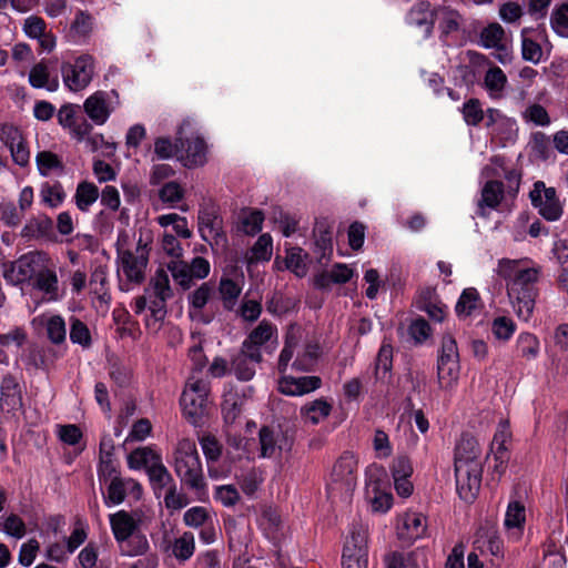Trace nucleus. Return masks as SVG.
Returning <instances> with one entry per match:
<instances>
[{
    "mask_svg": "<svg viewBox=\"0 0 568 568\" xmlns=\"http://www.w3.org/2000/svg\"><path fill=\"white\" fill-rule=\"evenodd\" d=\"M263 221L264 214L261 210H243L241 216L242 230L245 232V234L255 235L262 230Z\"/></svg>",
    "mask_w": 568,
    "mask_h": 568,
    "instance_id": "obj_34",
    "label": "nucleus"
},
{
    "mask_svg": "<svg viewBox=\"0 0 568 568\" xmlns=\"http://www.w3.org/2000/svg\"><path fill=\"white\" fill-rule=\"evenodd\" d=\"M504 197V183L497 180L487 181L481 190L479 207L496 209Z\"/></svg>",
    "mask_w": 568,
    "mask_h": 568,
    "instance_id": "obj_20",
    "label": "nucleus"
},
{
    "mask_svg": "<svg viewBox=\"0 0 568 568\" xmlns=\"http://www.w3.org/2000/svg\"><path fill=\"white\" fill-rule=\"evenodd\" d=\"M118 256L122 271L128 281L141 284L145 280L144 271L149 262L148 253L141 252L139 255L133 254L130 250H119Z\"/></svg>",
    "mask_w": 568,
    "mask_h": 568,
    "instance_id": "obj_7",
    "label": "nucleus"
},
{
    "mask_svg": "<svg viewBox=\"0 0 568 568\" xmlns=\"http://www.w3.org/2000/svg\"><path fill=\"white\" fill-rule=\"evenodd\" d=\"M539 271L535 267L517 271L514 278L507 284V287H511V291H518V288H536L534 284L538 280Z\"/></svg>",
    "mask_w": 568,
    "mask_h": 568,
    "instance_id": "obj_29",
    "label": "nucleus"
},
{
    "mask_svg": "<svg viewBox=\"0 0 568 568\" xmlns=\"http://www.w3.org/2000/svg\"><path fill=\"white\" fill-rule=\"evenodd\" d=\"M166 266L174 281H176L183 290L191 287L193 278L187 263L180 258H174L169 262Z\"/></svg>",
    "mask_w": 568,
    "mask_h": 568,
    "instance_id": "obj_24",
    "label": "nucleus"
},
{
    "mask_svg": "<svg viewBox=\"0 0 568 568\" xmlns=\"http://www.w3.org/2000/svg\"><path fill=\"white\" fill-rule=\"evenodd\" d=\"M180 402L185 417L194 425L200 424L206 414L207 397L193 392H183Z\"/></svg>",
    "mask_w": 568,
    "mask_h": 568,
    "instance_id": "obj_12",
    "label": "nucleus"
},
{
    "mask_svg": "<svg viewBox=\"0 0 568 568\" xmlns=\"http://www.w3.org/2000/svg\"><path fill=\"white\" fill-rule=\"evenodd\" d=\"M321 347L316 343H308L302 355L293 362V368L300 372H311L320 356Z\"/></svg>",
    "mask_w": 568,
    "mask_h": 568,
    "instance_id": "obj_25",
    "label": "nucleus"
},
{
    "mask_svg": "<svg viewBox=\"0 0 568 568\" xmlns=\"http://www.w3.org/2000/svg\"><path fill=\"white\" fill-rule=\"evenodd\" d=\"M479 294L474 287H469L463 291L457 304L456 313L462 316H468L477 307Z\"/></svg>",
    "mask_w": 568,
    "mask_h": 568,
    "instance_id": "obj_36",
    "label": "nucleus"
},
{
    "mask_svg": "<svg viewBox=\"0 0 568 568\" xmlns=\"http://www.w3.org/2000/svg\"><path fill=\"white\" fill-rule=\"evenodd\" d=\"M480 452L477 439L468 433L462 435L455 448L456 489L466 503H473L480 488Z\"/></svg>",
    "mask_w": 568,
    "mask_h": 568,
    "instance_id": "obj_1",
    "label": "nucleus"
},
{
    "mask_svg": "<svg viewBox=\"0 0 568 568\" xmlns=\"http://www.w3.org/2000/svg\"><path fill=\"white\" fill-rule=\"evenodd\" d=\"M40 254L28 253L13 262L3 264V277L12 284L19 285L32 278L39 266Z\"/></svg>",
    "mask_w": 568,
    "mask_h": 568,
    "instance_id": "obj_4",
    "label": "nucleus"
},
{
    "mask_svg": "<svg viewBox=\"0 0 568 568\" xmlns=\"http://www.w3.org/2000/svg\"><path fill=\"white\" fill-rule=\"evenodd\" d=\"M552 29L560 36H568V4L562 3L550 18Z\"/></svg>",
    "mask_w": 568,
    "mask_h": 568,
    "instance_id": "obj_48",
    "label": "nucleus"
},
{
    "mask_svg": "<svg viewBox=\"0 0 568 568\" xmlns=\"http://www.w3.org/2000/svg\"><path fill=\"white\" fill-rule=\"evenodd\" d=\"M508 296L511 300L517 316L524 321H528L535 307L536 288H518L513 292L511 287H507Z\"/></svg>",
    "mask_w": 568,
    "mask_h": 568,
    "instance_id": "obj_13",
    "label": "nucleus"
},
{
    "mask_svg": "<svg viewBox=\"0 0 568 568\" xmlns=\"http://www.w3.org/2000/svg\"><path fill=\"white\" fill-rule=\"evenodd\" d=\"M254 363L236 354L231 362L230 372L240 381H251L255 374Z\"/></svg>",
    "mask_w": 568,
    "mask_h": 568,
    "instance_id": "obj_35",
    "label": "nucleus"
},
{
    "mask_svg": "<svg viewBox=\"0 0 568 568\" xmlns=\"http://www.w3.org/2000/svg\"><path fill=\"white\" fill-rule=\"evenodd\" d=\"M158 456L159 454H156L152 448L140 447L134 449L128 456V464L130 468L139 469L144 467L146 469Z\"/></svg>",
    "mask_w": 568,
    "mask_h": 568,
    "instance_id": "obj_31",
    "label": "nucleus"
},
{
    "mask_svg": "<svg viewBox=\"0 0 568 568\" xmlns=\"http://www.w3.org/2000/svg\"><path fill=\"white\" fill-rule=\"evenodd\" d=\"M219 292L221 294L223 305L227 311H232L241 294V287L231 278L223 277L220 281Z\"/></svg>",
    "mask_w": 568,
    "mask_h": 568,
    "instance_id": "obj_27",
    "label": "nucleus"
},
{
    "mask_svg": "<svg viewBox=\"0 0 568 568\" xmlns=\"http://www.w3.org/2000/svg\"><path fill=\"white\" fill-rule=\"evenodd\" d=\"M213 293V286L209 283H203L197 290L189 295L192 307L202 310L209 302Z\"/></svg>",
    "mask_w": 568,
    "mask_h": 568,
    "instance_id": "obj_56",
    "label": "nucleus"
},
{
    "mask_svg": "<svg viewBox=\"0 0 568 568\" xmlns=\"http://www.w3.org/2000/svg\"><path fill=\"white\" fill-rule=\"evenodd\" d=\"M184 148L179 151V160L185 168L201 166L206 162V144L203 138L183 139Z\"/></svg>",
    "mask_w": 568,
    "mask_h": 568,
    "instance_id": "obj_9",
    "label": "nucleus"
},
{
    "mask_svg": "<svg viewBox=\"0 0 568 568\" xmlns=\"http://www.w3.org/2000/svg\"><path fill=\"white\" fill-rule=\"evenodd\" d=\"M184 148L183 138L179 136L175 139L174 143L171 142L168 138H159L154 143V152L161 159H169L172 155H176L179 158V151Z\"/></svg>",
    "mask_w": 568,
    "mask_h": 568,
    "instance_id": "obj_33",
    "label": "nucleus"
},
{
    "mask_svg": "<svg viewBox=\"0 0 568 568\" xmlns=\"http://www.w3.org/2000/svg\"><path fill=\"white\" fill-rule=\"evenodd\" d=\"M209 518V513L204 507H192L184 514V523L191 527H200L204 525V523Z\"/></svg>",
    "mask_w": 568,
    "mask_h": 568,
    "instance_id": "obj_64",
    "label": "nucleus"
},
{
    "mask_svg": "<svg viewBox=\"0 0 568 568\" xmlns=\"http://www.w3.org/2000/svg\"><path fill=\"white\" fill-rule=\"evenodd\" d=\"M393 366V347L389 344H383L375 362L376 378H384Z\"/></svg>",
    "mask_w": 568,
    "mask_h": 568,
    "instance_id": "obj_32",
    "label": "nucleus"
},
{
    "mask_svg": "<svg viewBox=\"0 0 568 568\" xmlns=\"http://www.w3.org/2000/svg\"><path fill=\"white\" fill-rule=\"evenodd\" d=\"M174 456V470L181 480L192 489H202L204 480L195 443L187 438L180 440Z\"/></svg>",
    "mask_w": 568,
    "mask_h": 568,
    "instance_id": "obj_2",
    "label": "nucleus"
},
{
    "mask_svg": "<svg viewBox=\"0 0 568 568\" xmlns=\"http://www.w3.org/2000/svg\"><path fill=\"white\" fill-rule=\"evenodd\" d=\"M426 529V518L422 514H406L403 523V531L399 532V536L402 538L406 537L409 540H416L425 535Z\"/></svg>",
    "mask_w": 568,
    "mask_h": 568,
    "instance_id": "obj_19",
    "label": "nucleus"
},
{
    "mask_svg": "<svg viewBox=\"0 0 568 568\" xmlns=\"http://www.w3.org/2000/svg\"><path fill=\"white\" fill-rule=\"evenodd\" d=\"M272 256V237L270 234H262L253 247L251 248V256L247 257V263L252 264L258 261H268Z\"/></svg>",
    "mask_w": 568,
    "mask_h": 568,
    "instance_id": "obj_28",
    "label": "nucleus"
},
{
    "mask_svg": "<svg viewBox=\"0 0 568 568\" xmlns=\"http://www.w3.org/2000/svg\"><path fill=\"white\" fill-rule=\"evenodd\" d=\"M22 407V393L17 378L10 374L2 378L0 386V408L6 412Z\"/></svg>",
    "mask_w": 568,
    "mask_h": 568,
    "instance_id": "obj_11",
    "label": "nucleus"
},
{
    "mask_svg": "<svg viewBox=\"0 0 568 568\" xmlns=\"http://www.w3.org/2000/svg\"><path fill=\"white\" fill-rule=\"evenodd\" d=\"M315 237V253L320 264H326L333 253L332 225L327 219L316 220L313 230Z\"/></svg>",
    "mask_w": 568,
    "mask_h": 568,
    "instance_id": "obj_8",
    "label": "nucleus"
},
{
    "mask_svg": "<svg viewBox=\"0 0 568 568\" xmlns=\"http://www.w3.org/2000/svg\"><path fill=\"white\" fill-rule=\"evenodd\" d=\"M99 197L98 187L90 182H81L75 192V204L80 211H88L89 206L93 204Z\"/></svg>",
    "mask_w": 568,
    "mask_h": 568,
    "instance_id": "obj_23",
    "label": "nucleus"
},
{
    "mask_svg": "<svg viewBox=\"0 0 568 568\" xmlns=\"http://www.w3.org/2000/svg\"><path fill=\"white\" fill-rule=\"evenodd\" d=\"M437 377L442 387H449L458 378V362L437 364Z\"/></svg>",
    "mask_w": 568,
    "mask_h": 568,
    "instance_id": "obj_45",
    "label": "nucleus"
},
{
    "mask_svg": "<svg viewBox=\"0 0 568 568\" xmlns=\"http://www.w3.org/2000/svg\"><path fill=\"white\" fill-rule=\"evenodd\" d=\"M205 457L211 462H216L221 456V446L217 439L212 435L203 436L200 440Z\"/></svg>",
    "mask_w": 568,
    "mask_h": 568,
    "instance_id": "obj_62",
    "label": "nucleus"
},
{
    "mask_svg": "<svg viewBox=\"0 0 568 568\" xmlns=\"http://www.w3.org/2000/svg\"><path fill=\"white\" fill-rule=\"evenodd\" d=\"M110 524L114 537L119 542L128 540L138 529V523L125 510H120L111 515Z\"/></svg>",
    "mask_w": 568,
    "mask_h": 568,
    "instance_id": "obj_16",
    "label": "nucleus"
},
{
    "mask_svg": "<svg viewBox=\"0 0 568 568\" xmlns=\"http://www.w3.org/2000/svg\"><path fill=\"white\" fill-rule=\"evenodd\" d=\"M275 327L266 322L262 321L247 336L250 343L257 344L260 346L268 342L275 333Z\"/></svg>",
    "mask_w": 568,
    "mask_h": 568,
    "instance_id": "obj_46",
    "label": "nucleus"
},
{
    "mask_svg": "<svg viewBox=\"0 0 568 568\" xmlns=\"http://www.w3.org/2000/svg\"><path fill=\"white\" fill-rule=\"evenodd\" d=\"M523 59L532 63H538L542 57V49L536 41L524 37L521 42Z\"/></svg>",
    "mask_w": 568,
    "mask_h": 568,
    "instance_id": "obj_55",
    "label": "nucleus"
},
{
    "mask_svg": "<svg viewBox=\"0 0 568 568\" xmlns=\"http://www.w3.org/2000/svg\"><path fill=\"white\" fill-rule=\"evenodd\" d=\"M152 284L155 295H163L164 297H172L173 292L170 287L169 276L165 270L159 268L152 278Z\"/></svg>",
    "mask_w": 568,
    "mask_h": 568,
    "instance_id": "obj_57",
    "label": "nucleus"
},
{
    "mask_svg": "<svg viewBox=\"0 0 568 568\" xmlns=\"http://www.w3.org/2000/svg\"><path fill=\"white\" fill-rule=\"evenodd\" d=\"M261 454L263 458H271L274 456L276 449L291 450L293 439L288 437L286 432L281 428H273L270 426H262L258 432Z\"/></svg>",
    "mask_w": 568,
    "mask_h": 568,
    "instance_id": "obj_5",
    "label": "nucleus"
},
{
    "mask_svg": "<svg viewBox=\"0 0 568 568\" xmlns=\"http://www.w3.org/2000/svg\"><path fill=\"white\" fill-rule=\"evenodd\" d=\"M26 524L16 514L9 515L3 521V531L17 539L22 538L26 535Z\"/></svg>",
    "mask_w": 568,
    "mask_h": 568,
    "instance_id": "obj_52",
    "label": "nucleus"
},
{
    "mask_svg": "<svg viewBox=\"0 0 568 568\" xmlns=\"http://www.w3.org/2000/svg\"><path fill=\"white\" fill-rule=\"evenodd\" d=\"M199 230L201 236L204 241H207V236L205 234V229L210 231V233H214V237L225 239L224 233L222 232V221L219 219L216 210L213 205H206L200 209L199 211Z\"/></svg>",
    "mask_w": 568,
    "mask_h": 568,
    "instance_id": "obj_17",
    "label": "nucleus"
},
{
    "mask_svg": "<svg viewBox=\"0 0 568 568\" xmlns=\"http://www.w3.org/2000/svg\"><path fill=\"white\" fill-rule=\"evenodd\" d=\"M70 339L84 347L91 344V335L88 326L79 318L72 317Z\"/></svg>",
    "mask_w": 568,
    "mask_h": 568,
    "instance_id": "obj_43",
    "label": "nucleus"
},
{
    "mask_svg": "<svg viewBox=\"0 0 568 568\" xmlns=\"http://www.w3.org/2000/svg\"><path fill=\"white\" fill-rule=\"evenodd\" d=\"M351 545L346 542L343 551V568H367L366 551L351 552Z\"/></svg>",
    "mask_w": 568,
    "mask_h": 568,
    "instance_id": "obj_44",
    "label": "nucleus"
},
{
    "mask_svg": "<svg viewBox=\"0 0 568 568\" xmlns=\"http://www.w3.org/2000/svg\"><path fill=\"white\" fill-rule=\"evenodd\" d=\"M491 331L496 338L507 341L515 332V324L510 318L500 316L494 320Z\"/></svg>",
    "mask_w": 568,
    "mask_h": 568,
    "instance_id": "obj_50",
    "label": "nucleus"
},
{
    "mask_svg": "<svg viewBox=\"0 0 568 568\" xmlns=\"http://www.w3.org/2000/svg\"><path fill=\"white\" fill-rule=\"evenodd\" d=\"M149 476L152 489L156 497L161 496L164 488H169L174 484L171 474L163 465L161 456L155 457V460L145 469Z\"/></svg>",
    "mask_w": 568,
    "mask_h": 568,
    "instance_id": "obj_15",
    "label": "nucleus"
},
{
    "mask_svg": "<svg viewBox=\"0 0 568 568\" xmlns=\"http://www.w3.org/2000/svg\"><path fill=\"white\" fill-rule=\"evenodd\" d=\"M407 20L412 26L424 28L425 36L429 37L436 21V11L429 2L420 1L409 10Z\"/></svg>",
    "mask_w": 568,
    "mask_h": 568,
    "instance_id": "obj_14",
    "label": "nucleus"
},
{
    "mask_svg": "<svg viewBox=\"0 0 568 568\" xmlns=\"http://www.w3.org/2000/svg\"><path fill=\"white\" fill-rule=\"evenodd\" d=\"M52 225V220L45 215L33 217L23 226L21 236L28 240L45 236L51 232Z\"/></svg>",
    "mask_w": 568,
    "mask_h": 568,
    "instance_id": "obj_21",
    "label": "nucleus"
},
{
    "mask_svg": "<svg viewBox=\"0 0 568 568\" xmlns=\"http://www.w3.org/2000/svg\"><path fill=\"white\" fill-rule=\"evenodd\" d=\"M294 307V302L281 293H274L266 302V310L274 315H283Z\"/></svg>",
    "mask_w": 568,
    "mask_h": 568,
    "instance_id": "obj_42",
    "label": "nucleus"
},
{
    "mask_svg": "<svg viewBox=\"0 0 568 568\" xmlns=\"http://www.w3.org/2000/svg\"><path fill=\"white\" fill-rule=\"evenodd\" d=\"M34 286L47 294L55 296L58 293V277L54 271L49 268L37 270Z\"/></svg>",
    "mask_w": 568,
    "mask_h": 568,
    "instance_id": "obj_30",
    "label": "nucleus"
},
{
    "mask_svg": "<svg viewBox=\"0 0 568 568\" xmlns=\"http://www.w3.org/2000/svg\"><path fill=\"white\" fill-rule=\"evenodd\" d=\"M93 69V61L89 55L79 57L74 64L63 63L61 65L63 81L72 91L81 90L90 83Z\"/></svg>",
    "mask_w": 568,
    "mask_h": 568,
    "instance_id": "obj_3",
    "label": "nucleus"
},
{
    "mask_svg": "<svg viewBox=\"0 0 568 568\" xmlns=\"http://www.w3.org/2000/svg\"><path fill=\"white\" fill-rule=\"evenodd\" d=\"M331 410L332 405L323 398H318L301 408L302 415L314 425L326 418Z\"/></svg>",
    "mask_w": 568,
    "mask_h": 568,
    "instance_id": "obj_22",
    "label": "nucleus"
},
{
    "mask_svg": "<svg viewBox=\"0 0 568 568\" xmlns=\"http://www.w3.org/2000/svg\"><path fill=\"white\" fill-rule=\"evenodd\" d=\"M408 333L417 344H420L430 335V326L425 318L418 317L409 325Z\"/></svg>",
    "mask_w": 568,
    "mask_h": 568,
    "instance_id": "obj_54",
    "label": "nucleus"
},
{
    "mask_svg": "<svg viewBox=\"0 0 568 568\" xmlns=\"http://www.w3.org/2000/svg\"><path fill=\"white\" fill-rule=\"evenodd\" d=\"M302 253L303 250L301 247H293L288 251L286 256L287 268L292 270L296 275H304L306 272Z\"/></svg>",
    "mask_w": 568,
    "mask_h": 568,
    "instance_id": "obj_59",
    "label": "nucleus"
},
{
    "mask_svg": "<svg viewBox=\"0 0 568 568\" xmlns=\"http://www.w3.org/2000/svg\"><path fill=\"white\" fill-rule=\"evenodd\" d=\"M37 164L41 175H48L49 171L55 169L63 172L64 165L59 156L50 151H42L37 154Z\"/></svg>",
    "mask_w": 568,
    "mask_h": 568,
    "instance_id": "obj_37",
    "label": "nucleus"
},
{
    "mask_svg": "<svg viewBox=\"0 0 568 568\" xmlns=\"http://www.w3.org/2000/svg\"><path fill=\"white\" fill-rule=\"evenodd\" d=\"M507 79L503 70L498 67L490 68L486 72L485 84L490 91H500L503 90Z\"/></svg>",
    "mask_w": 568,
    "mask_h": 568,
    "instance_id": "obj_58",
    "label": "nucleus"
},
{
    "mask_svg": "<svg viewBox=\"0 0 568 568\" xmlns=\"http://www.w3.org/2000/svg\"><path fill=\"white\" fill-rule=\"evenodd\" d=\"M23 217V213L12 202L0 204V220L10 227L17 226Z\"/></svg>",
    "mask_w": 568,
    "mask_h": 568,
    "instance_id": "obj_47",
    "label": "nucleus"
},
{
    "mask_svg": "<svg viewBox=\"0 0 568 568\" xmlns=\"http://www.w3.org/2000/svg\"><path fill=\"white\" fill-rule=\"evenodd\" d=\"M458 362V349L456 341L450 335H445L442 342V352L437 364Z\"/></svg>",
    "mask_w": 568,
    "mask_h": 568,
    "instance_id": "obj_49",
    "label": "nucleus"
},
{
    "mask_svg": "<svg viewBox=\"0 0 568 568\" xmlns=\"http://www.w3.org/2000/svg\"><path fill=\"white\" fill-rule=\"evenodd\" d=\"M365 239V225L361 222H353L348 227V244L352 250L362 248Z\"/></svg>",
    "mask_w": 568,
    "mask_h": 568,
    "instance_id": "obj_60",
    "label": "nucleus"
},
{
    "mask_svg": "<svg viewBox=\"0 0 568 568\" xmlns=\"http://www.w3.org/2000/svg\"><path fill=\"white\" fill-rule=\"evenodd\" d=\"M43 202L54 207L59 205L64 199L63 187L59 182L53 185L44 184L41 191Z\"/></svg>",
    "mask_w": 568,
    "mask_h": 568,
    "instance_id": "obj_51",
    "label": "nucleus"
},
{
    "mask_svg": "<svg viewBox=\"0 0 568 568\" xmlns=\"http://www.w3.org/2000/svg\"><path fill=\"white\" fill-rule=\"evenodd\" d=\"M84 111L88 116L97 124H103L109 118V109L106 105L105 94L95 92L84 102Z\"/></svg>",
    "mask_w": 568,
    "mask_h": 568,
    "instance_id": "obj_18",
    "label": "nucleus"
},
{
    "mask_svg": "<svg viewBox=\"0 0 568 568\" xmlns=\"http://www.w3.org/2000/svg\"><path fill=\"white\" fill-rule=\"evenodd\" d=\"M47 333L53 344H61L65 341V323L60 315H53L48 320Z\"/></svg>",
    "mask_w": 568,
    "mask_h": 568,
    "instance_id": "obj_40",
    "label": "nucleus"
},
{
    "mask_svg": "<svg viewBox=\"0 0 568 568\" xmlns=\"http://www.w3.org/2000/svg\"><path fill=\"white\" fill-rule=\"evenodd\" d=\"M357 459L355 456L345 452L335 463L332 470V483L339 485L346 493L352 491L356 486Z\"/></svg>",
    "mask_w": 568,
    "mask_h": 568,
    "instance_id": "obj_6",
    "label": "nucleus"
},
{
    "mask_svg": "<svg viewBox=\"0 0 568 568\" xmlns=\"http://www.w3.org/2000/svg\"><path fill=\"white\" fill-rule=\"evenodd\" d=\"M124 542L126 544V549H123V551H125L128 556L143 555L149 549V542L145 536L136 531Z\"/></svg>",
    "mask_w": 568,
    "mask_h": 568,
    "instance_id": "obj_53",
    "label": "nucleus"
},
{
    "mask_svg": "<svg viewBox=\"0 0 568 568\" xmlns=\"http://www.w3.org/2000/svg\"><path fill=\"white\" fill-rule=\"evenodd\" d=\"M159 196L164 203H175L182 200L183 190L176 182H168L161 187Z\"/></svg>",
    "mask_w": 568,
    "mask_h": 568,
    "instance_id": "obj_61",
    "label": "nucleus"
},
{
    "mask_svg": "<svg viewBox=\"0 0 568 568\" xmlns=\"http://www.w3.org/2000/svg\"><path fill=\"white\" fill-rule=\"evenodd\" d=\"M505 31L499 23H490L480 32V42L485 48H495L497 50L504 49L501 41Z\"/></svg>",
    "mask_w": 568,
    "mask_h": 568,
    "instance_id": "obj_26",
    "label": "nucleus"
},
{
    "mask_svg": "<svg viewBox=\"0 0 568 568\" xmlns=\"http://www.w3.org/2000/svg\"><path fill=\"white\" fill-rule=\"evenodd\" d=\"M321 385L322 379L318 376H283L278 382V390L285 395L296 396L313 392Z\"/></svg>",
    "mask_w": 568,
    "mask_h": 568,
    "instance_id": "obj_10",
    "label": "nucleus"
},
{
    "mask_svg": "<svg viewBox=\"0 0 568 568\" xmlns=\"http://www.w3.org/2000/svg\"><path fill=\"white\" fill-rule=\"evenodd\" d=\"M462 113L468 125L477 126L484 119V111L478 99H469L464 103Z\"/></svg>",
    "mask_w": 568,
    "mask_h": 568,
    "instance_id": "obj_38",
    "label": "nucleus"
},
{
    "mask_svg": "<svg viewBox=\"0 0 568 568\" xmlns=\"http://www.w3.org/2000/svg\"><path fill=\"white\" fill-rule=\"evenodd\" d=\"M194 551V537L191 532H184L173 544V555L180 560L189 559Z\"/></svg>",
    "mask_w": 568,
    "mask_h": 568,
    "instance_id": "obj_39",
    "label": "nucleus"
},
{
    "mask_svg": "<svg viewBox=\"0 0 568 568\" xmlns=\"http://www.w3.org/2000/svg\"><path fill=\"white\" fill-rule=\"evenodd\" d=\"M222 412L224 420L227 424H233L242 413V402L235 397L226 398L222 404Z\"/></svg>",
    "mask_w": 568,
    "mask_h": 568,
    "instance_id": "obj_63",
    "label": "nucleus"
},
{
    "mask_svg": "<svg viewBox=\"0 0 568 568\" xmlns=\"http://www.w3.org/2000/svg\"><path fill=\"white\" fill-rule=\"evenodd\" d=\"M525 523V507L519 501H511L508 505L505 526L507 528H519Z\"/></svg>",
    "mask_w": 568,
    "mask_h": 568,
    "instance_id": "obj_41",
    "label": "nucleus"
}]
</instances>
